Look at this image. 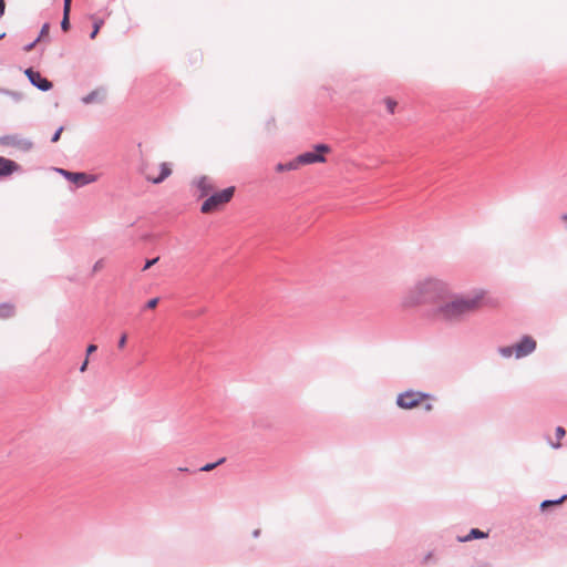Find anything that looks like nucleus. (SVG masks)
<instances>
[{"mask_svg": "<svg viewBox=\"0 0 567 567\" xmlns=\"http://www.w3.org/2000/svg\"><path fill=\"white\" fill-rule=\"evenodd\" d=\"M14 313V308L11 305H0V318H10Z\"/></svg>", "mask_w": 567, "mask_h": 567, "instance_id": "obj_13", "label": "nucleus"}, {"mask_svg": "<svg viewBox=\"0 0 567 567\" xmlns=\"http://www.w3.org/2000/svg\"><path fill=\"white\" fill-rule=\"evenodd\" d=\"M96 350H97V347L95 344L87 346V348H86V357L89 358Z\"/></svg>", "mask_w": 567, "mask_h": 567, "instance_id": "obj_27", "label": "nucleus"}, {"mask_svg": "<svg viewBox=\"0 0 567 567\" xmlns=\"http://www.w3.org/2000/svg\"><path fill=\"white\" fill-rule=\"evenodd\" d=\"M70 12L71 11L63 10V19L61 21V29L64 32L69 31V29H70Z\"/></svg>", "mask_w": 567, "mask_h": 567, "instance_id": "obj_16", "label": "nucleus"}, {"mask_svg": "<svg viewBox=\"0 0 567 567\" xmlns=\"http://www.w3.org/2000/svg\"><path fill=\"white\" fill-rule=\"evenodd\" d=\"M49 30H50V25L48 23H44L42 25V29H41L39 38L41 39L43 37H47L49 34Z\"/></svg>", "mask_w": 567, "mask_h": 567, "instance_id": "obj_24", "label": "nucleus"}, {"mask_svg": "<svg viewBox=\"0 0 567 567\" xmlns=\"http://www.w3.org/2000/svg\"><path fill=\"white\" fill-rule=\"evenodd\" d=\"M72 0H63V10L71 11Z\"/></svg>", "mask_w": 567, "mask_h": 567, "instance_id": "obj_31", "label": "nucleus"}, {"mask_svg": "<svg viewBox=\"0 0 567 567\" xmlns=\"http://www.w3.org/2000/svg\"><path fill=\"white\" fill-rule=\"evenodd\" d=\"M158 261V257L154 258V259H151V260H147L143 270H146L148 268H151L153 265H155L156 262Z\"/></svg>", "mask_w": 567, "mask_h": 567, "instance_id": "obj_26", "label": "nucleus"}, {"mask_svg": "<svg viewBox=\"0 0 567 567\" xmlns=\"http://www.w3.org/2000/svg\"><path fill=\"white\" fill-rule=\"evenodd\" d=\"M555 434H556V437H557V442L556 443H551V446L554 449H559L560 447V440L565 436L566 434V431L563 426H557L556 427V431H555Z\"/></svg>", "mask_w": 567, "mask_h": 567, "instance_id": "obj_14", "label": "nucleus"}, {"mask_svg": "<svg viewBox=\"0 0 567 567\" xmlns=\"http://www.w3.org/2000/svg\"><path fill=\"white\" fill-rule=\"evenodd\" d=\"M19 169V165L8 158L0 156V176H8Z\"/></svg>", "mask_w": 567, "mask_h": 567, "instance_id": "obj_10", "label": "nucleus"}, {"mask_svg": "<svg viewBox=\"0 0 567 567\" xmlns=\"http://www.w3.org/2000/svg\"><path fill=\"white\" fill-rule=\"evenodd\" d=\"M536 348V341L530 337H524L520 342L515 346L516 358L525 357L532 353Z\"/></svg>", "mask_w": 567, "mask_h": 567, "instance_id": "obj_8", "label": "nucleus"}, {"mask_svg": "<svg viewBox=\"0 0 567 567\" xmlns=\"http://www.w3.org/2000/svg\"><path fill=\"white\" fill-rule=\"evenodd\" d=\"M567 498L566 495H564L563 497H560L559 499L557 501H544L542 504H540V507L542 509H546L547 507L549 506H553V505H559L561 504L565 499Z\"/></svg>", "mask_w": 567, "mask_h": 567, "instance_id": "obj_17", "label": "nucleus"}, {"mask_svg": "<svg viewBox=\"0 0 567 567\" xmlns=\"http://www.w3.org/2000/svg\"><path fill=\"white\" fill-rule=\"evenodd\" d=\"M487 534L483 533L482 530L477 529V528H473L470 534L467 536H465L464 538H462L461 540L462 542H468V540H472L474 538H484L486 537Z\"/></svg>", "mask_w": 567, "mask_h": 567, "instance_id": "obj_12", "label": "nucleus"}, {"mask_svg": "<svg viewBox=\"0 0 567 567\" xmlns=\"http://www.w3.org/2000/svg\"><path fill=\"white\" fill-rule=\"evenodd\" d=\"M225 462V457H221L219 461H217L216 463H208L206 465H204L200 471L203 472H209V471H213L216 466L223 464Z\"/></svg>", "mask_w": 567, "mask_h": 567, "instance_id": "obj_22", "label": "nucleus"}, {"mask_svg": "<svg viewBox=\"0 0 567 567\" xmlns=\"http://www.w3.org/2000/svg\"><path fill=\"white\" fill-rule=\"evenodd\" d=\"M383 102H384V105H385L386 110H388L391 114H393V113H394V111H395V107H396V105H398L396 101H394V100H393V99H391V97H385Z\"/></svg>", "mask_w": 567, "mask_h": 567, "instance_id": "obj_18", "label": "nucleus"}, {"mask_svg": "<svg viewBox=\"0 0 567 567\" xmlns=\"http://www.w3.org/2000/svg\"><path fill=\"white\" fill-rule=\"evenodd\" d=\"M6 33H0V39L4 38Z\"/></svg>", "mask_w": 567, "mask_h": 567, "instance_id": "obj_36", "label": "nucleus"}, {"mask_svg": "<svg viewBox=\"0 0 567 567\" xmlns=\"http://www.w3.org/2000/svg\"><path fill=\"white\" fill-rule=\"evenodd\" d=\"M39 41H40V38H38L34 42H32V43H30L29 45H27V47L24 48V50H25L27 52L31 51V50L34 48V45L37 44V42H39Z\"/></svg>", "mask_w": 567, "mask_h": 567, "instance_id": "obj_33", "label": "nucleus"}, {"mask_svg": "<svg viewBox=\"0 0 567 567\" xmlns=\"http://www.w3.org/2000/svg\"><path fill=\"white\" fill-rule=\"evenodd\" d=\"M142 173L148 182L159 184L172 174V168L166 162L155 163L153 161H144L142 164Z\"/></svg>", "mask_w": 567, "mask_h": 567, "instance_id": "obj_5", "label": "nucleus"}, {"mask_svg": "<svg viewBox=\"0 0 567 567\" xmlns=\"http://www.w3.org/2000/svg\"><path fill=\"white\" fill-rule=\"evenodd\" d=\"M157 303H158V298H153L147 301L146 307L148 309H154V308H156Z\"/></svg>", "mask_w": 567, "mask_h": 567, "instance_id": "obj_25", "label": "nucleus"}, {"mask_svg": "<svg viewBox=\"0 0 567 567\" xmlns=\"http://www.w3.org/2000/svg\"><path fill=\"white\" fill-rule=\"evenodd\" d=\"M25 75L30 80V82L42 91H48L52 87V83L47 79L42 78L41 74L32 69H27L24 71Z\"/></svg>", "mask_w": 567, "mask_h": 567, "instance_id": "obj_7", "label": "nucleus"}, {"mask_svg": "<svg viewBox=\"0 0 567 567\" xmlns=\"http://www.w3.org/2000/svg\"><path fill=\"white\" fill-rule=\"evenodd\" d=\"M6 9L4 0H0V17L3 16Z\"/></svg>", "mask_w": 567, "mask_h": 567, "instance_id": "obj_35", "label": "nucleus"}, {"mask_svg": "<svg viewBox=\"0 0 567 567\" xmlns=\"http://www.w3.org/2000/svg\"><path fill=\"white\" fill-rule=\"evenodd\" d=\"M560 221L563 223V226L567 229V212L560 216Z\"/></svg>", "mask_w": 567, "mask_h": 567, "instance_id": "obj_34", "label": "nucleus"}, {"mask_svg": "<svg viewBox=\"0 0 567 567\" xmlns=\"http://www.w3.org/2000/svg\"><path fill=\"white\" fill-rule=\"evenodd\" d=\"M396 404L404 410L421 406L424 411L430 412L433 409L432 396L416 391H406L399 394Z\"/></svg>", "mask_w": 567, "mask_h": 567, "instance_id": "obj_2", "label": "nucleus"}, {"mask_svg": "<svg viewBox=\"0 0 567 567\" xmlns=\"http://www.w3.org/2000/svg\"><path fill=\"white\" fill-rule=\"evenodd\" d=\"M103 266H104L103 260L96 261L95 265L93 266V271L96 272V271L101 270L103 268Z\"/></svg>", "mask_w": 567, "mask_h": 567, "instance_id": "obj_29", "label": "nucleus"}, {"mask_svg": "<svg viewBox=\"0 0 567 567\" xmlns=\"http://www.w3.org/2000/svg\"><path fill=\"white\" fill-rule=\"evenodd\" d=\"M0 93L9 95L14 101H21L22 100V94L19 93V92H16V91L4 90V89L0 87Z\"/></svg>", "mask_w": 567, "mask_h": 567, "instance_id": "obj_19", "label": "nucleus"}, {"mask_svg": "<svg viewBox=\"0 0 567 567\" xmlns=\"http://www.w3.org/2000/svg\"><path fill=\"white\" fill-rule=\"evenodd\" d=\"M284 171H288L287 169V164L279 163V164L276 165V172L281 173Z\"/></svg>", "mask_w": 567, "mask_h": 567, "instance_id": "obj_30", "label": "nucleus"}, {"mask_svg": "<svg viewBox=\"0 0 567 567\" xmlns=\"http://www.w3.org/2000/svg\"><path fill=\"white\" fill-rule=\"evenodd\" d=\"M62 132H63V127L61 126V127L55 132V134H54V135H53V137H52V142H53V143H55V142H58V141L60 140V136H61Z\"/></svg>", "mask_w": 567, "mask_h": 567, "instance_id": "obj_28", "label": "nucleus"}, {"mask_svg": "<svg viewBox=\"0 0 567 567\" xmlns=\"http://www.w3.org/2000/svg\"><path fill=\"white\" fill-rule=\"evenodd\" d=\"M105 93L102 89H96L89 93L87 95L82 97V102L84 104H91V103H100L104 100Z\"/></svg>", "mask_w": 567, "mask_h": 567, "instance_id": "obj_11", "label": "nucleus"}, {"mask_svg": "<svg viewBox=\"0 0 567 567\" xmlns=\"http://www.w3.org/2000/svg\"><path fill=\"white\" fill-rule=\"evenodd\" d=\"M102 25H103V20L102 19H95L94 20L93 31L90 34L91 39H95V37L99 33V31H100Z\"/></svg>", "mask_w": 567, "mask_h": 567, "instance_id": "obj_20", "label": "nucleus"}, {"mask_svg": "<svg viewBox=\"0 0 567 567\" xmlns=\"http://www.w3.org/2000/svg\"><path fill=\"white\" fill-rule=\"evenodd\" d=\"M498 301L485 290H475L468 295H451L437 307V315L447 321H460L485 307L495 308Z\"/></svg>", "mask_w": 567, "mask_h": 567, "instance_id": "obj_1", "label": "nucleus"}, {"mask_svg": "<svg viewBox=\"0 0 567 567\" xmlns=\"http://www.w3.org/2000/svg\"><path fill=\"white\" fill-rule=\"evenodd\" d=\"M499 353L505 358H509L515 353V346L503 347L499 349Z\"/></svg>", "mask_w": 567, "mask_h": 567, "instance_id": "obj_21", "label": "nucleus"}, {"mask_svg": "<svg viewBox=\"0 0 567 567\" xmlns=\"http://www.w3.org/2000/svg\"><path fill=\"white\" fill-rule=\"evenodd\" d=\"M87 365H89V358L86 357L84 362L82 363V365L80 367V371L83 373L86 371L87 369Z\"/></svg>", "mask_w": 567, "mask_h": 567, "instance_id": "obj_32", "label": "nucleus"}, {"mask_svg": "<svg viewBox=\"0 0 567 567\" xmlns=\"http://www.w3.org/2000/svg\"><path fill=\"white\" fill-rule=\"evenodd\" d=\"M195 185L199 190L200 197L209 196L215 190L214 181L209 176H202L196 182Z\"/></svg>", "mask_w": 567, "mask_h": 567, "instance_id": "obj_9", "label": "nucleus"}, {"mask_svg": "<svg viewBox=\"0 0 567 567\" xmlns=\"http://www.w3.org/2000/svg\"><path fill=\"white\" fill-rule=\"evenodd\" d=\"M0 144L2 145H17L18 144V137L17 136H13V135H7V136H2L0 137Z\"/></svg>", "mask_w": 567, "mask_h": 567, "instance_id": "obj_15", "label": "nucleus"}, {"mask_svg": "<svg viewBox=\"0 0 567 567\" xmlns=\"http://www.w3.org/2000/svg\"><path fill=\"white\" fill-rule=\"evenodd\" d=\"M235 194V187L230 186L219 192L212 193L202 204L200 212L203 214H212L220 210L228 204Z\"/></svg>", "mask_w": 567, "mask_h": 567, "instance_id": "obj_3", "label": "nucleus"}, {"mask_svg": "<svg viewBox=\"0 0 567 567\" xmlns=\"http://www.w3.org/2000/svg\"><path fill=\"white\" fill-rule=\"evenodd\" d=\"M60 173L71 183L78 186H84L96 181V177L86 173H74L65 169H60Z\"/></svg>", "mask_w": 567, "mask_h": 567, "instance_id": "obj_6", "label": "nucleus"}, {"mask_svg": "<svg viewBox=\"0 0 567 567\" xmlns=\"http://www.w3.org/2000/svg\"><path fill=\"white\" fill-rule=\"evenodd\" d=\"M330 152V147L326 144H318L315 151L306 152L298 155L295 159L287 163V169H298L302 165H310L315 163H324L326 157L323 154Z\"/></svg>", "mask_w": 567, "mask_h": 567, "instance_id": "obj_4", "label": "nucleus"}, {"mask_svg": "<svg viewBox=\"0 0 567 567\" xmlns=\"http://www.w3.org/2000/svg\"><path fill=\"white\" fill-rule=\"evenodd\" d=\"M126 341H127V334L126 333H123L117 342V348L120 350H123L126 346Z\"/></svg>", "mask_w": 567, "mask_h": 567, "instance_id": "obj_23", "label": "nucleus"}]
</instances>
